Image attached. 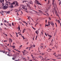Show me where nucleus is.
I'll return each mask as SVG.
<instances>
[{
    "mask_svg": "<svg viewBox=\"0 0 61 61\" xmlns=\"http://www.w3.org/2000/svg\"><path fill=\"white\" fill-rule=\"evenodd\" d=\"M15 3L16 4V5H17V6H18V3H17V1H14L11 4V5H15Z\"/></svg>",
    "mask_w": 61,
    "mask_h": 61,
    "instance_id": "nucleus-1",
    "label": "nucleus"
},
{
    "mask_svg": "<svg viewBox=\"0 0 61 61\" xmlns=\"http://www.w3.org/2000/svg\"><path fill=\"white\" fill-rule=\"evenodd\" d=\"M8 4H6L5 6H4L3 7V9H6L8 8Z\"/></svg>",
    "mask_w": 61,
    "mask_h": 61,
    "instance_id": "nucleus-2",
    "label": "nucleus"
},
{
    "mask_svg": "<svg viewBox=\"0 0 61 61\" xmlns=\"http://www.w3.org/2000/svg\"><path fill=\"white\" fill-rule=\"evenodd\" d=\"M40 58H41V59H42L41 60H46V58H43V57H42V56H40Z\"/></svg>",
    "mask_w": 61,
    "mask_h": 61,
    "instance_id": "nucleus-3",
    "label": "nucleus"
},
{
    "mask_svg": "<svg viewBox=\"0 0 61 61\" xmlns=\"http://www.w3.org/2000/svg\"><path fill=\"white\" fill-rule=\"evenodd\" d=\"M55 0H52V6L55 7V4H54V1Z\"/></svg>",
    "mask_w": 61,
    "mask_h": 61,
    "instance_id": "nucleus-4",
    "label": "nucleus"
},
{
    "mask_svg": "<svg viewBox=\"0 0 61 61\" xmlns=\"http://www.w3.org/2000/svg\"><path fill=\"white\" fill-rule=\"evenodd\" d=\"M26 7L25 6H24V5H23V6L22 7V8H23V9H25V7Z\"/></svg>",
    "mask_w": 61,
    "mask_h": 61,
    "instance_id": "nucleus-5",
    "label": "nucleus"
},
{
    "mask_svg": "<svg viewBox=\"0 0 61 61\" xmlns=\"http://www.w3.org/2000/svg\"><path fill=\"white\" fill-rule=\"evenodd\" d=\"M50 7H51V6H48L47 8V9H49L50 8Z\"/></svg>",
    "mask_w": 61,
    "mask_h": 61,
    "instance_id": "nucleus-6",
    "label": "nucleus"
},
{
    "mask_svg": "<svg viewBox=\"0 0 61 61\" xmlns=\"http://www.w3.org/2000/svg\"><path fill=\"white\" fill-rule=\"evenodd\" d=\"M9 42L10 43V42H11V43L12 42V40L11 39V38L9 39Z\"/></svg>",
    "mask_w": 61,
    "mask_h": 61,
    "instance_id": "nucleus-7",
    "label": "nucleus"
},
{
    "mask_svg": "<svg viewBox=\"0 0 61 61\" xmlns=\"http://www.w3.org/2000/svg\"><path fill=\"white\" fill-rule=\"evenodd\" d=\"M29 3L30 4H32V5H33V2H32V1H30Z\"/></svg>",
    "mask_w": 61,
    "mask_h": 61,
    "instance_id": "nucleus-8",
    "label": "nucleus"
},
{
    "mask_svg": "<svg viewBox=\"0 0 61 61\" xmlns=\"http://www.w3.org/2000/svg\"><path fill=\"white\" fill-rule=\"evenodd\" d=\"M22 58L23 60H24V61H25L26 60V59L25 58H24V57H22Z\"/></svg>",
    "mask_w": 61,
    "mask_h": 61,
    "instance_id": "nucleus-9",
    "label": "nucleus"
},
{
    "mask_svg": "<svg viewBox=\"0 0 61 61\" xmlns=\"http://www.w3.org/2000/svg\"><path fill=\"white\" fill-rule=\"evenodd\" d=\"M38 30H37V31H36V34H37V35H38Z\"/></svg>",
    "mask_w": 61,
    "mask_h": 61,
    "instance_id": "nucleus-10",
    "label": "nucleus"
},
{
    "mask_svg": "<svg viewBox=\"0 0 61 61\" xmlns=\"http://www.w3.org/2000/svg\"><path fill=\"white\" fill-rule=\"evenodd\" d=\"M10 13V11H8L7 12V14H9Z\"/></svg>",
    "mask_w": 61,
    "mask_h": 61,
    "instance_id": "nucleus-11",
    "label": "nucleus"
},
{
    "mask_svg": "<svg viewBox=\"0 0 61 61\" xmlns=\"http://www.w3.org/2000/svg\"><path fill=\"white\" fill-rule=\"evenodd\" d=\"M26 4L28 7H30V5H28V4L26 3Z\"/></svg>",
    "mask_w": 61,
    "mask_h": 61,
    "instance_id": "nucleus-12",
    "label": "nucleus"
},
{
    "mask_svg": "<svg viewBox=\"0 0 61 61\" xmlns=\"http://www.w3.org/2000/svg\"><path fill=\"white\" fill-rule=\"evenodd\" d=\"M10 7L11 8L12 7H13V5H11V4L10 5Z\"/></svg>",
    "mask_w": 61,
    "mask_h": 61,
    "instance_id": "nucleus-13",
    "label": "nucleus"
},
{
    "mask_svg": "<svg viewBox=\"0 0 61 61\" xmlns=\"http://www.w3.org/2000/svg\"><path fill=\"white\" fill-rule=\"evenodd\" d=\"M8 24L9 25H9V26H10L11 27V23H10L9 24Z\"/></svg>",
    "mask_w": 61,
    "mask_h": 61,
    "instance_id": "nucleus-14",
    "label": "nucleus"
},
{
    "mask_svg": "<svg viewBox=\"0 0 61 61\" xmlns=\"http://www.w3.org/2000/svg\"><path fill=\"white\" fill-rule=\"evenodd\" d=\"M37 0H36V3L37 2V4H38V3H39V2H38V1H37Z\"/></svg>",
    "mask_w": 61,
    "mask_h": 61,
    "instance_id": "nucleus-15",
    "label": "nucleus"
},
{
    "mask_svg": "<svg viewBox=\"0 0 61 61\" xmlns=\"http://www.w3.org/2000/svg\"><path fill=\"white\" fill-rule=\"evenodd\" d=\"M25 30H26L25 29H23V31L22 32L23 33H24L25 32Z\"/></svg>",
    "mask_w": 61,
    "mask_h": 61,
    "instance_id": "nucleus-16",
    "label": "nucleus"
},
{
    "mask_svg": "<svg viewBox=\"0 0 61 61\" xmlns=\"http://www.w3.org/2000/svg\"><path fill=\"white\" fill-rule=\"evenodd\" d=\"M22 52L23 53V55H24V56H25V52H24V51H22Z\"/></svg>",
    "mask_w": 61,
    "mask_h": 61,
    "instance_id": "nucleus-17",
    "label": "nucleus"
},
{
    "mask_svg": "<svg viewBox=\"0 0 61 61\" xmlns=\"http://www.w3.org/2000/svg\"><path fill=\"white\" fill-rule=\"evenodd\" d=\"M7 50L8 51H9V52H10V51H11V50H9V49H8Z\"/></svg>",
    "mask_w": 61,
    "mask_h": 61,
    "instance_id": "nucleus-18",
    "label": "nucleus"
},
{
    "mask_svg": "<svg viewBox=\"0 0 61 61\" xmlns=\"http://www.w3.org/2000/svg\"><path fill=\"white\" fill-rule=\"evenodd\" d=\"M48 24H51V22H50L49 21H48Z\"/></svg>",
    "mask_w": 61,
    "mask_h": 61,
    "instance_id": "nucleus-19",
    "label": "nucleus"
},
{
    "mask_svg": "<svg viewBox=\"0 0 61 61\" xmlns=\"http://www.w3.org/2000/svg\"><path fill=\"white\" fill-rule=\"evenodd\" d=\"M19 9H19V10H18L19 11H20V10H22V9H21V8H19Z\"/></svg>",
    "mask_w": 61,
    "mask_h": 61,
    "instance_id": "nucleus-20",
    "label": "nucleus"
},
{
    "mask_svg": "<svg viewBox=\"0 0 61 61\" xmlns=\"http://www.w3.org/2000/svg\"><path fill=\"white\" fill-rule=\"evenodd\" d=\"M22 47V45H21L20 46V48L21 49V48Z\"/></svg>",
    "mask_w": 61,
    "mask_h": 61,
    "instance_id": "nucleus-21",
    "label": "nucleus"
},
{
    "mask_svg": "<svg viewBox=\"0 0 61 61\" xmlns=\"http://www.w3.org/2000/svg\"><path fill=\"white\" fill-rule=\"evenodd\" d=\"M20 61H19V60H15V61H21L22 60H20Z\"/></svg>",
    "mask_w": 61,
    "mask_h": 61,
    "instance_id": "nucleus-22",
    "label": "nucleus"
},
{
    "mask_svg": "<svg viewBox=\"0 0 61 61\" xmlns=\"http://www.w3.org/2000/svg\"><path fill=\"white\" fill-rule=\"evenodd\" d=\"M46 26H48V24L47 25H46V24L45 25V27H46Z\"/></svg>",
    "mask_w": 61,
    "mask_h": 61,
    "instance_id": "nucleus-23",
    "label": "nucleus"
},
{
    "mask_svg": "<svg viewBox=\"0 0 61 61\" xmlns=\"http://www.w3.org/2000/svg\"><path fill=\"white\" fill-rule=\"evenodd\" d=\"M46 58V60H46V61H47V60H50V59H46V58Z\"/></svg>",
    "mask_w": 61,
    "mask_h": 61,
    "instance_id": "nucleus-24",
    "label": "nucleus"
},
{
    "mask_svg": "<svg viewBox=\"0 0 61 61\" xmlns=\"http://www.w3.org/2000/svg\"><path fill=\"white\" fill-rule=\"evenodd\" d=\"M48 36H49L50 37H51L52 36L51 35H48Z\"/></svg>",
    "mask_w": 61,
    "mask_h": 61,
    "instance_id": "nucleus-25",
    "label": "nucleus"
},
{
    "mask_svg": "<svg viewBox=\"0 0 61 61\" xmlns=\"http://www.w3.org/2000/svg\"><path fill=\"white\" fill-rule=\"evenodd\" d=\"M7 22L5 20H4V23H6Z\"/></svg>",
    "mask_w": 61,
    "mask_h": 61,
    "instance_id": "nucleus-26",
    "label": "nucleus"
},
{
    "mask_svg": "<svg viewBox=\"0 0 61 61\" xmlns=\"http://www.w3.org/2000/svg\"><path fill=\"white\" fill-rule=\"evenodd\" d=\"M16 51H17V52H20V51H18L17 50H16Z\"/></svg>",
    "mask_w": 61,
    "mask_h": 61,
    "instance_id": "nucleus-27",
    "label": "nucleus"
},
{
    "mask_svg": "<svg viewBox=\"0 0 61 61\" xmlns=\"http://www.w3.org/2000/svg\"><path fill=\"white\" fill-rule=\"evenodd\" d=\"M23 3H25V2L26 3V1L25 0H24L23 1H22Z\"/></svg>",
    "mask_w": 61,
    "mask_h": 61,
    "instance_id": "nucleus-28",
    "label": "nucleus"
},
{
    "mask_svg": "<svg viewBox=\"0 0 61 61\" xmlns=\"http://www.w3.org/2000/svg\"><path fill=\"white\" fill-rule=\"evenodd\" d=\"M32 27L33 28V29H34V30H36V29L34 28V27H33L32 26Z\"/></svg>",
    "mask_w": 61,
    "mask_h": 61,
    "instance_id": "nucleus-29",
    "label": "nucleus"
},
{
    "mask_svg": "<svg viewBox=\"0 0 61 61\" xmlns=\"http://www.w3.org/2000/svg\"><path fill=\"white\" fill-rule=\"evenodd\" d=\"M13 60H15V57H13L12 58Z\"/></svg>",
    "mask_w": 61,
    "mask_h": 61,
    "instance_id": "nucleus-30",
    "label": "nucleus"
},
{
    "mask_svg": "<svg viewBox=\"0 0 61 61\" xmlns=\"http://www.w3.org/2000/svg\"><path fill=\"white\" fill-rule=\"evenodd\" d=\"M58 22L59 23H60V21L58 20Z\"/></svg>",
    "mask_w": 61,
    "mask_h": 61,
    "instance_id": "nucleus-31",
    "label": "nucleus"
},
{
    "mask_svg": "<svg viewBox=\"0 0 61 61\" xmlns=\"http://www.w3.org/2000/svg\"><path fill=\"white\" fill-rule=\"evenodd\" d=\"M19 18V19H17V20H21V19H20V18Z\"/></svg>",
    "mask_w": 61,
    "mask_h": 61,
    "instance_id": "nucleus-32",
    "label": "nucleus"
},
{
    "mask_svg": "<svg viewBox=\"0 0 61 61\" xmlns=\"http://www.w3.org/2000/svg\"><path fill=\"white\" fill-rule=\"evenodd\" d=\"M30 17H28V19H30Z\"/></svg>",
    "mask_w": 61,
    "mask_h": 61,
    "instance_id": "nucleus-33",
    "label": "nucleus"
},
{
    "mask_svg": "<svg viewBox=\"0 0 61 61\" xmlns=\"http://www.w3.org/2000/svg\"><path fill=\"white\" fill-rule=\"evenodd\" d=\"M51 59V60H53V61H55V59Z\"/></svg>",
    "mask_w": 61,
    "mask_h": 61,
    "instance_id": "nucleus-34",
    "label": "nucleus"
},
{
    "mask_svg": "<svg viewBox=\"0 0 61 61\" xmlns=\"http://www.w3.org/2000/svg\"><path fill=\"white\" fill-rule=\"evenodd\" d=\"M3 33L4 34V35H5L6 36H7V34H5L4 33Z\"/></svg>",
    "mask_w": 61,
    "mask_h": 61,
    "instance_id": "nucleus-35",
    "label": "nucleus"
},
{
    "mask_svg": "<svg viewBox=\"0 0 61 61\" xmlns=\"http://www.w3.org/2000/svg\"><path fill=\"white\" fill-rule=\"evenodd\" d=\"M38 5H42L41 4H40V3H38Z\"/></svg>",
    "mask_w": 61,
    "mask_h": 61,
    "instance_id": "nucleus-36",
    "label": "nucleus"
},
{
    "mask_svg": "<svg viewBox=\"0 0 61 61\" xmlns=\"http://www.w3.org/2000/svg\"><path fill=\"white\" fill-rule=\"evenodd\" d=\"M2 52H3V53H5V51H3Z\"/></svg>",
    "mask_w": 61,
    "mask_h": 61,
    "instance_id": "nucleus-37",
    "label": "nucleus"
},
{
    "mask_svg": "<svg viewBox=\"0 0 61 61\" xmlns=\"http://www.w3.org/2000/svg\"><path fill=\"white\" fill-rule=\"evenodd\" d=\"M7 42V41H4V42Z\"/></svg>",
    "mask_w": 61,
    "mask_h": 61,
    "instance_id": "nucleus-38",
    "label": "nucleus"
},
{
    "mask_svg": "<svg viewBox=\"0 0 61 61\" xmlns=\"http://www.w3.org/2000/svg\"><path fill=\"white\" fill-rule=\"evenodd\" d=\"M49 19H50V20H51V18H50V17H49Z\"/></svg>",
    "mask_w": 61,
    "mask_h": 61,
    "instance_id": "nucleus-39",
    "label": "nucleus"
},
{
    "mask_svg": "<svg viewBox=\"0 0 61 61\" xmlns=\"http://www.w3.org/2000/svg\"><path fill=\"white\" fill-rule=\"evenodd\" d=\"M41 55H45V53H42L41 54Z\"/></svg>",
    "mask_w": 61,
    "mask_h": 61,
    "instance_id": "nucleus-40",
    "label": "nucleus"
},
{
    "mask_svg": "<svg viewBox=\"0 0 61 61\" xmlns=\"http://www.w3.org/2000/svg\"><path fill=\"white\" fill-rule=\"evenodd\" d=\"M49 4V0H48V4Z\"/></svg>",
    "mask_w": 61,
    "mask_h": 61,
    "instance_id": "nucleus-41",
    "label": "nucleus"
},
{
    "mask_svg": "<svg viewBox=\"0 0 61 61\" xmlns=\"http://www.w3.org/2000/svg\"><path fill=\"white\" fill-rule=\"evenodd\" d=\"M12 25H13V26H14V23H12Z\"/></svg>",
    "mask_w": 61,
    "mask_h": 61,
    "instance_id": "nucleus-42",
    "label": "nucleus"
},
{
    "mask_svg": "<svg viewBox=\"0 0 61 61\" xmlns=\"http://www.w3.org/2000/svg\"><path fill=\"white\" fill-rule=\"evenodd\" d=\"M3 51H2V50L0 51V52H3Z\"/></svg>",
    "mask_w": 61,
    "mask_h": 61,
    "instance_id": "nucleus-43",
    "label": "nucleus"
},
{
    "mask_svg": "<svg viewBox=\"0 0 61 61\" xmlns=\"http://www.w3.org/2000/svg\"><path fill=\"white\" fill-rule=\"evenodd\" d=\"M38 24V23H37L36 24H35V26H36V25H37Z\"/></svg>",
    "mask_w": 61,
    "mask_h": 61,
    "instance_id": "nucleus-44",
    "label": "nucleus"
},
{
    "mask_svg": "<svg viewBox=\"0 0 61 61\" xmlns=\"http://www.w3.org/2000/svg\"><path fill=\"white\" fill-rule=\"evenodd\" d=\"M32 58H33V59H35V57H32Z\"/></svg>",
    "mask_w": 61,
    "mask_h": 61,
    "instance_id": "nucleus-45",
    "label": "nucleus"
},
{
    "mask_svg": "<svg viewBox=\"0 0 61 61\" xmlns=\"http://www.w3.org/2000/svg\"><path fill=\"white\" fill-rule=\"evenodd\" d=\"M0 2L1 3H2V0H0Z\"/></svg>",
    "mask_w": 61,
    "mask_h": 61,
    "instance_id": "nucleus-46",
    "label": "nucleus"
},
{
    "mask_svg": "<svg viewBox=\"0 0 61 61\" xmlns=\"http://www.w3.org/2000/svg\"><path fill=\"white\" fill-rule=\"evenodd\" d=\"M45 35H46V36H47V34H46V33H45Z\"/></svg>",
    "mask_w": 61,
    "mask_h": 61,
    "instance_id": "nucleus-47",
    "label": "nucleus"
},
{
    "mask_svg": "<svg viewBox=\"0 0 61 61\" xmlns=\"http://www.w3.org/2000/svg\"><path fill=\"white\" fill-rule=\"evenodd\" d=\"M9 21H7V23L8 24H9Z\"/></svg>",
    "mask_w": 61,
    "mask_h": 61,
    "instance_id": "nucleus-48",
    "label": "nucleus"
},
{
    "mask_svg": "<svg viewBox=\"0 0 61 61\" xmlns=\"http://www.w3.org/2000/svg\"><path fill=\"white\" fill-rule=\"evenodd\" d=\"M56 15H57V16H59V15L57 14H56Z\"/></svg>",
    "mask_w": 61,
    "mask_h": 61,
    "instance_id": "nucleus-49",
    "label": "nucleus"
},
{
    "mask_svg": "<svg viewBox=\"0 0 61 61\" xmlns=\"http://www.w3.org/2000/svg\"><path fill=\"white\" fill-rule=\"evenodd\" d=\"M7 56H10V55H9V54H8L7 55Z\"/></svg>",
    "mask_w": 61,
    "mask_h": 61,
    "instance_id": "nucleus-50",
    "label": "nucleus"
},
{
    "mask_svg": "<svg viewBox=\"0 0 61 61\" xmlns=\"http://www.w3.org/2000/svg\"><path fill=\"white\" fill-rule=\"evenodd\" d=\"M18 29H19V30H20V27H18Z\"/></svg>",
    "mask_w": 61,
    "mask_h": 61,
    "instance_id": "nucleus-51",
    "label": "nucleus"
},
{
    "mask_svg": "<svg viewBox=\"0 0 61 61\" xmlns=\"http://www.w3.org/2000/svg\"><path fill=\"white\" fill-rule=\"evenodd\" d=\"M33 47H35V45L34 44L33 45Z\"/></svg>",
    "mask_w": 61,
    "mask_h": 61,
    "instance_id": "nucleus-52",
    "label": "nucleus"
},
{
    "mask_svg": "<svg viewBox=\"0 0 61 61\" xmlns=\"http://www.w3.org/2000/svg\"><path fill=\"white\" fill-rule=\"evenodd\" d=\"M52 25V26H54V23H53Z\"/></svg>",
    "mask_w": 61,
    "mask_h": 61,
    "instance_id": "nucleus-53",
    "label": "nucleus"
},
{
    "mask_svg": "<svg viewBox=\"0 0 61 61\" xmlns=\"http://www.w3.org/2000/svg\"><path fill=\"white\" fill-rule=\"evenodd\" d=\"M53 39H52V41H51V44H52V42H53Z\"/></svg>",
    "mask_w": 61,
    "mask_h": 61,
    "instance_id": "nucleus-54",
    "label": "nucleus"
},
{
    "mask_svg": "<svg viewBox=\"0 0 61 61\" xmlns=\"http://www.w3.org/2000/svg\"><path fill=\"white\" fill-rule=\"evenodd\" d=\"M4 25H5V26H7V25H6V24H5V23L4 24Z\"/></svg>",
    "mask_w": 61,
    "mask_h": 61,
    "instance_id": "nucleus-55",
    "label": "nucleus"
},
{
    "mask_svg": "<svg viewBox=\"0 0 61 61\" xmlns=\"http://www.w3.org/2000/svg\"><path fill=\"white\" fill-rule=\"evenodd\" d=\"M12 47H13V48H15V46H13Z\"/></svg>",
    "mask_w": 61,
    "mask_h": 61,
    "instance_id": "nucleus-56",
    "label": "nucleus"
},
{
    "mask_svg": "<svg viewBox=\"0 0 61 61\" xmlns=\"http://www.w3.org/2000/svg\"><path fill=\"white\" fill-rule=\"evenodd\" d=\"M56 52H54V53L53 54V55H55V54H56Z\"/></svg>",
    "mask_w": 61,
    "mask_h": 61,
    "instance_id": "nucleus-57",
    "label": "nucleus"
},
{
    "mask_svg": "<svg viewBox=\"0 0 61 61\" xmlns=\"http://www.w3.org/2000/svg\"><path fill=\"white\" fill-rule=\"evenodd\" d=\"M16 35H17L16 36L17 37H18V35H17V34H16Z\"/></svg>",
    "mask_w": 61,
    "mask_h": 61,
    "instance_id": "nucleus-58",
    "label": "nucleus"
},
{
    "mask_svg": "<svg viewBox=\"0 0 61 61\" xmlns=\"http://www.w3.org/2000/svg\"><path fill=\"white\" fill-rule=\"evenodd\" d=\"M2 2H3V3H4V0H2Z\"/></svg>",
    "mask_w": 61,
    "mask_h": 61,
    "instance_id": "nucleus-59",
    "label": "nucleus"
},
{
    "mask_svg": "<svg viewBox=\"0 0 61 61\" xmlns=\"http://www.w3.org/2000/svg\"><path fill=\"white\" fill-rule=\"evenodd\" d=\"M37 38V36H36V38Z\"/></svg>",
    "mask_w": 61,
    "mask_h": 61,
    "instance_id": "nucleus-60",
    "label": "nucleus"
},
{
    "mask_svg": "<svg viewBox=\"0 0 61 61\" xmlns=\"http://www.w3.org/2000/svg\"><path fill=\"white\" fill-rule=\"evenodd\" d=\"M34 6L35 7H36V6L35 5H34Z\"/></svg>",
    "mask_w": 61,
    "mask_h": 61,
    "instance_id": "nucleus-61",
    "label": "nucleus"
},
{
    "mask_svg": "<svg viewBox=\"0 0 61 61\" xmlns=\"http://www.w3.org/2000/svg\"><path fill=\"white\" fill-rule=\"evenodd\" d=\"M4 29L5 30H6V28H4Z\"/></svg>",
    "mask_w": 61,
    "mask_h": 61,
    "instance_id": "nucleus-62",
    "label": "nucleus"
},
{
    "mask_svg": "<svg viewBox=\"0 0 61 61\" xmlns=\"http://www.w3.org/2000/svg\"><path fill=\"white\" fill-rule=\"evenodd\" d=\"M3 25V24L1 23V25Z\"/></svg>",
    "mask_w": 61,
    "mask_h": 61,
    "instance_id": "nucleus-63",
    "label": "nucleus"
},
{
    "mask_svg": "<svg viewBox=\"0 0 61 61\" xmlns=\"http://www.w3.org/2000/svg\"><path fill=\"white\" fill-rule=\"evenodd\" d=\"M59 56H61V54H59Z\"/></svg>",
    "mask_w": 61,
    "mask_h": 61,
    "instance_id": "nucleus-64",
    "label": "nucleus"
}]
</instances>
